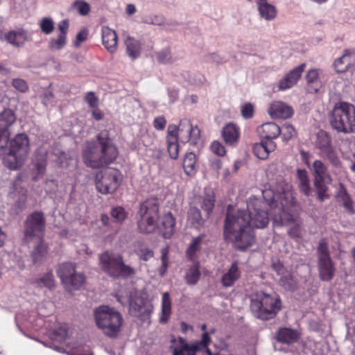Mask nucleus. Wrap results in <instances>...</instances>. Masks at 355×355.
Returning a JSON list of instances; mask_svg holds the SVG:
<instances>
[{"instance_id":"nucleus-47","label":"nucleus","mask_w":355,"mask_h":355,"mask_svg":"<svg viewBox=\"0 0 355 355\" xmlns=\"http://www.w3.org/2000/svg\"><path fill=\"white\" fill-rule=\"evenodd\" d=\"M215 196L213 192L206 193L202 200L201 207L207 214H210L215 205Z\"/></svg>"},{"instance_id":"nucleus-9","label":"nucleus","mask_w":355,"mask_h":355,"mask_svg":"<svg viewBox=\"0 0 355 355\" xmlns=\"http://www.w3.org/2000/svg\"><path fill=\"white\" fill-rule=\"evenodd\" d=\"M121 173L113 168L103 169L95 176L96 189L102 194L114 193L121 184Z\"/></svg>"},{"instance_id":"nucleus-35","label":"nucleus","mask_w":355,"mask_h":355,"mask_svg":"<svg viewBox=\"0 0 355 355\" xmlns=\"http://www.w3.org/2000/svg\"><path fill=\"white\" fill-rule=\"evenodd\" d=\"M126 53L132 59L135 60L140 56L141 52V42L132 37H128L125 40Z\"/></svg>"},{"instance_id":"nucleus-33","label":"nucleus","mask_w":355,"mask_h":355,"mask_svg":"<svg viewBox=\"0 0 355 355\" xmlns=\"http://www.w3.org/2000/svg\"><path fill=\"white\" fill-rule=\"evenodd\" d=\"M322 71L320 69H310L306 76L309 89L311 92H318L322 87L321 75Z\"/></svg>"},{"instance_id":"nucleus-62","label":"nucleus","mask_w":355,"mask_h":355,"mask_svg":"<svg viewBox=\"0 0 355 355\" xmlns=\"http://www.w3.org/2000/svg\"><path fill=\"white\" fill-rule=\"evenodd\" d=\"M262 196L264 198L263 202L266 203V207L272 205L275 197L271 190L262 191Z\"/></svg>"},{"instance_id":"nucleus-20","label":"nucleus","mask_w":355,"mask_h":355,"mask_svg":"<svg viewBox=\"0 0 355 355\" xmlns=\"http://www.w3.org/2000/svg\"><path fill=\"white\" fill-rule=\"evenodd\" d=\"M305 64H302L290 71L279 83V89L286 90L295 85L300 78L305 68Z\"/></svg>"},{"instance_id":"nucleus-27","label":"nucleus","mask_w":355,"mask_h":355,"mask_svg":"<svg viewBox=\"0 0 355 355\" xmlns=\"http://www.w3.org/2000/svg\"><path fill=\"white\" fill-rule=\"evenodd\" d=\"M175 133V128L168 125L166 135L167 148L170 157L173 159H176L179 155V141Z\"/></svg>"},{"instance_id":"nucleus-54","label":"nucleus","mask_w":355,"mask_h":355,"mask_svg":"<svg viewBox=\"0 0 355 355\" xmlns=\"http://www.w3.org/2000/svg\"><path fill=\"white\" fill-rule=\"evenodd\" d=\"M67 336V330L64 327H59L56 328L51 335V338L53 340H58L59 342L64 341Z\"/></svg>"},{"instance_id":"nucleus-22","label":"nucleus","mask_w":355,"mask_h":355,"mask_svg":"<svg viewBox=\"0 0 355 355\" xmlns=\"http://www.w3.org/2000/svg\"><path fill=\"white\" fill-rule=\"evenodd\" d=\"M268 112L272 118L277 119H288L293 114V108L281 101L272 103Z\"/></svg>"},{"instance_id":"nucleus-26","label":"nucleus","mask_w":355,"mask_h":355,"mask_svg":"<svg viewBox=\"0 0 355 355\" xmlns=\"http://www.w3.org/2000/svg\"><path fill=\"white\" fill-rule=\"evenodd\" d=\"M262 140L273 141L281 135V128L275 123L268 122L262 124L258 129Z\"/></svg>"},{"instance_id":"nucleus-60","label":"nucleus","mask_w":355,"mask_h":355,"mask_svg":"<svg viewBox=\"0 0 355 355\" xmlns=\"http://www.w3.org/2000/svg\"><path fill=\"white\" fill-rule=\"evenodd\" d=\"M254 107L251 103L245 104L241 108V114L245 119H250L253 116Z\"/></svg>"},{"instance_id":"nucleus-28","label":"nucleus","mask_w":355,"mask_h":355,"mask_svg":"<svg viewBox=\"0 0 355 355\" xmlns=\"http://www.w3.org/2000/svg\"><path fill=\"white\" fill-rule=\"evenodd\" d=\"M300 336L298 331L286 327L280 328L276 332L277 340L288 345L297 342Z\"/></svg>"},{"instance_id":"nucleus-4","label":"nucleus","mask_w":355,"mask_h":355,"mask_svg":"<svg viewBox=\"0 0 355 355\" xmlns=\"http://www.w3.org/2000/svg\"><path fill=\"white\" fill-rule=\"evenodd\" d=\"M99 266L108 276L113 278L128 279L135 275V270L125 264L123 256L108 250L98 256Z\"/></svg>"},{"instance_id":"nucleus-36","label":"nucleus","mask_w":355,"mask_h":355,"mask_svg":"<svg viewBox=\"0 0 355 355\" xmlns=\"http://www.w3.org/2000/svg\"><path fill=\"white\" fill-rule=\"evenodd\" d=\"M75 272V265L71 262L62 263L58 266L57 269V275L63 284L69 281Z\"/></svg>"},{"instance_id":"nucleus-38","label":"nucleus","mask_w":355,"mask_h":355,"mask_svg":"<svg viewBox=\"0 0 355 355\" xmlns=\"http://www.w3.org/2000/svg\"><path fill=\"white\" fill-rule=\"evenodd\" d=\"M162 234L165 239H170L174 233L175 218L171 212L166 213L162 218Z\"/></svg>"},{"instance_id":"nucleus-48","label":"nucleus","mask_w":355,"mask_h":355,"mask_svg":"<svg viewBox=\"0 0 355 355\" xmlns=\"http://www.w3.org/2000/svg\"><path fill=\"white\" fill-rule=\"evenodd\" d=\"M47 253L46 246L40 242L33 250L32 257L34 263H37L42 260Z\"/></svg>"},{"instance_id":"nucleus-21","label":"nucleus","mask_w":355,"mask_h":355,"mask_svg":"<svg viewBox=\"0 0 355 355\" xmlns=\"http://www.w3.org/2000/svg\"><path fill=\"white\" fill-rule=\"evenodd\" d=\"M102 42L105 48L110 53H114L117 50L118 36L116 33L107 26L101 28Z\"/></svg>"},{"instance_id":"nucleus-57","label":"nucleus","mask_w":355,"mask_h":355,"mask_svg":"<svg viewBox=\"0 0 355 355\" xmlns=\"http://www.w3.org/2000/svg\"><path fill=\"white\" fill-rule=\"evenodd\" d=\"M12 85L17 90L22 93L27 92L28 89V86L26 82L21 78L13 79Z\"/></svg>"},{"instance_id":"nucleus-55","label":"nucleus","mask_w":355,"mask_h":355,"mask_svg":"<svg viewBox=\"0 0 355 355\" xmlns=\"http://www.w3.org/2000/svg\"><path fill=\"white\" fill-rule=\"evenodd\" d=\"M168 248H162L161 250L162 253V266L159 268V275L163 277L166 273L168 268Z\"/></svg>"},{"instance_id":"nucleus-56","label":"nucleus","mask_w":355,"mask_h":355,"mask_svg":"<svg viewBox=\"0 0 355 355\" xmlns=\"http://www.w3.org/2000/svg\"><path fill=\"white\" fill-rule=\"evenodd\" d=\"M211 152L218 156L222 157L226 154L225 147L218 141H214L210 145Z\"/></svg>"},{"instance_id":"nucleus-23","label":"nucleus","mask_w":355,"mask_h":355,"mask_svg":"<svg viewBox=\"0 0 355 355\" xmlns=\"http://www.w3.org/2000/svg\"><path fill=\"white\" fill-rule=\"evenodd\" d=\"M296 177L300 193L306 197L311 196L313 193V189L308 172L305 169L299 168L296 171Z\"/></svg>"},{"instance_id":"nucleus-18","label":"nucleus","mask_w":355,"mask_h":355,"mask_svg":"<svg viewBox=\"0 0 355 355\" xmlns=\"http://www.w3.org/2000/svg\"><path fill=\"white\" fill-rule=\"evenodd\" d=\"M31 40V34L23 29L10 31L6 33L0 30V40L6 41L15 47L23 46Z\"/></svg>"},{"instance_id":"nucleus-51","label":"nucleus","mask_w":355,"mask_h":355,"mask_svg":"<svg viewBox=\"0 0 355 355\" xmlns=\"http://www.w3.org/2000/svg\"><path fill=\"white\" fill-rule=\"evenodd\" d=\"M282 139L285 141H289L296 136L297 132L295 128L290 123H285L281 128Z\"/></svg>"},{"instance_id":"nucleus-32","label":"nucleus","mask_w":355,"mask_h":355,"mask_svg":"<svg viewBox=\"0 0 355 355\" xmlns=\"http://www.w3.org/2000/svg\"><path fill=\"white\" fill-rule=\"evenodd\" d=\"M331 182V178L313 179V185L316 189L317 197L320 202H324L325 200L329 198L328 184H330Z\"/></svg>"},{"instance_id":"nucleus-64","label":"nucleus","mask_w":355,"mask_h":355,"mask_svg":"<svg viewBox=\"0 0 355 355\" xmlns=\"http://www.w3.org/2000/svg\"><path fill=\"white\" fill-rule=\"evenodd\" d=\"M144 21V23L148 24H153V25H158V26H160V25L163 24V23H164L163 19L161 17L157 16V15H154V16L146 18Z\"/></svg>"},{"instance_id":"nucleus-1","label":"nucleus","mask_w":355,"mask_h":355,"mask_svg":"<svg viewBox=\"0 0 355 355\" xmlns=\"http://www.w3.org/2000/svg\"><path fill=\"white\" fill-rule=\"evenodd\" d=\"M118 150L112 144L107 130L101 131L95 140L87 141L83 151V159L88 167L98 168L113 162Z\"/></svg>"},{"instance_id":"nucleus-7","label":"nucleus","mask_w":355,"mask_h":355,"mask_svg":"<svg viewBox=\"0 0 355 355\" xmlns=\"http://www.w3.org/2000/svg\"><path fill=\"white\" fill-rule=\"evenodd\" d=\"M138 228L141 233L150 234L157 227L159 218V204L155 198L144 201L139 208Z\"/></svg>"},{"instance_id":"nucleus-13","label":"nucleus","mask_w":355,"mask_h":355,"mask_svg":"<svg viewBox=\"0 0 355 355\" xmlns=\"http://www.w3.org/2000/svg\"><path fill=\"white\" fill-rule=\"evenodd\" d=\"M315 146L320 151V155H324L334 166L340 165V159L331 144V138L324 131H320L317 135Z\"/></svg>"},{"instance_id":"nucleus-41","label":"nucleus","mask_w":355,"mask_h":355,"mask_svg":"<svg viewBox=\"0 0 355 355\" xmlns=\"http://www.w3.org/2000/svg\"><path fill=\"white\" fill-rule=\"evenodd\" d=\"M313 179L316 178H331L328 173L327 167L320 159H316L312 165Z\"/></svg>"},{"instance_id":"nucleus-16","label":"nucleus","mask_w":355,"mask_h":355,"mask_svg":"<svg viewBox=\"0 0 355 355\" xmlns=\"http://www.w3.org/2000/svg\"><path fill=\"white\" fill-rule=\"evenodd\" d=\"M117 300L122 304L128 302L130 313L142 320L148 319L153 311V306L145 302L141 297H130L126 301H123L117 297Z\"/></svg>"},{"instance_id":"nucleus-34","label":"nucleus","mask_w":355,"mask_h":355,"mask_svg":"<svg viewBox=\"0 0 355 355\" xmlns=\"http://www.w3.org/2000/svg\"><path fill=\"white\" fill-rule=\"evenodd\" d=\"M336 198L348 212L350 214H354L355 212L352 200L343 183L339 184V189L336 194Z\"/></svg>"},{"instance_id":"nucleus-2","label":"nucleus","mask_w":355,"mask_h":355,"mask_svg":"<svg viewBox=\"0 0 355 355\" xmlns=\"http://www.w3.org/2000/svg\"><path fill=\"white\" fill-rule=\"evenodd\" d=\"M0 142V157H3L4 164L10 169L20 167L29 151L28 138L25 134H18L10 141Z\"/></svg>"},{"instance_id":"nucleus-24","label":"nucleus","mask_w":355,"mask_h":355,"mask_svg":"<svg viewBox=\"0 0 355 355\" xmlns=\"http://www.w3.org/2000/svg\"><path fill=\"white\" fill-rule=\"evenodd\" d=\"M31 284L35 289H53L55 286V280L53 272L50 270L40 276L33 278L31 281Z\"/></svg>"},{"instance_id":"nucleus-17","label":"nucleus","mask_w":355,"mask_h":355,"mask_svg":"<svg viewBox=\"0 0 355 355\" xmlns=\"http://www.w3.org/2000/svg\"><path fill=\"white\" fill-rule=\"evenodd\" d=\"M69 28L68 19H64L58 24V35L49 39L48 47L51 51L62 49L67 44V33Z\"/></svg>"},{"instance_id":"nucleus-59","label":"nucleus","mask_w":355,"mask_h":355,"mask_svg":"<svg viewBox=\"0 0 355 355\" xmlns=\"http://www.w3.org/2000/svg\"><path fill=\"white\" fill-rule=\"evenodd\" d=\"M85 101L91 108L98 107V101L93 92H89L85 96Z\"/></svg>"},{"instance_id":"nucleus-37","label":"nucleus","mask_w":355,"mask_h":355,"mask_svg":"<svg viewBox=\"0 0 355 355\" xmlns=\"http://www.w3.org/2000/svg\"><path fill=\"white\" fill-rule=\"evenodd\" d=\"M171 304L169 293H164L162 297V309L159 317L161 323H166L169 320L171 314Z\"/></svg>"},{"instance_id":"nucleus-3","label":"nucleus","mask_w":355,"mask_h":355,"mask_svg":"<svg viewBox=\"0 0 355 355\" xmlns=\"http://www.w3.org/2000/svg\"><path fill=\"white\" fill-rule=\"evenodd\" d=\"M329 123L338 132H355V106L344 101L336 103L329 114Z\"/></svg>"},{"instance_id":"nucleus-52","label":"nucleus","mask_w":355,"mask_h":355,"mask_svg":"<svg viewBox=\"0 0 355 355\" xmlns=\"http://www.w3.org/2000/svg\"><path fill=\"white\" fill-rule=\"evenodd\" d=\"M135 253L139 258V259L143 260L144 261H148L150 258L153 257L154 252L153 251L148 248H139L135 250Z\"/></svg>"},{"instance_id":"nucleus-39","label":"nucleus","mask_w":355,"mask_h":355,"mask_svg":"<svg viewBox=\"0 0 355 355\" xmlns=\"http://www.w3.org/2000/svg\"><path fill=\"white\" fill-rule=\"evenodd\" d=\"M187 220L190 225L196 229H199L204 223L200 211L196 207H191L189 209Z\"/></svg>"},{"instance_id":"nucleus-49","label":"nucleus","mask_w":355,"mask_h":355,"mask_svg":"<svg viewBox=\"0 0 355 355\" xmlns=\"http://www.w3.org/2000/svg\"><path fill=\"white\" fill-rule=\"evenodd\" d=\"M40 28L42 33L46 35H50L52 33L55 28V24L53 19L51 17H44L39 23Z\"/></svg>"},{"instance_id":"nucleus-29","label":"nucleus","mask_w":355,"mask_h":355,"mask_svg":"<svg viewBox=\"0 0 355 355\" xmlns=\"http://www.w3.org/2000/svg\"><path fill=\"white\" fill-rule=\"evenodd\" d=\"M257 9L261 18L271 21L274 19L277 13L275 6L268 3V0H257Z\"/></svg>"},{"instance_id":"nucleus-14","label":"nucleus","mask_w":355,"mask_h":355,"mask_svg":"<svg viewBox=\"0 0 355 355\" xmlns=\"http://www.w3.org/2000/svg\"><path fill=\"white\" fill-rule=\"evenodd\" d=\"M46 220L42 211H35L28 215L24 222V236L31 239L42 234L45 229Z\"/></svg>"},{"instance_id":"nucleus-6","label":"nucleus","mask_w":355,"mask_h":355,"mask_svg":"<svg viewBox=\"0 0 355 355\" xmlns=\"http://www.w3.org/2000/svg\"><path fill=\"white\" fill-rule=\"evenodd\" d=\"M94 317L97 327L109 337H116L121 330L123 318L119 312L107 306L95 309Z\"/></svg>"},{"instance_id":"nucleus-31","label":"nucleus","mask_w":355,"mask_h":355,"mask_svg":"<svg viewBox=\"0 0 355 355\" xmlns=\"http://www.w3.org/2000/svg\"><path fill=\"white\" fill-rule=\"evenodd\" d=\"M240 276L241 271L239 268L238 263L234 261L223 275L221 283L225 287L232 286L239 279Z\"/></svg>"},{"instance_id":"nucleus-15","label":"nucleus","mask_w":355,"mask_h":355,"mask_svg":"<svg viewBox=\"0 0 355 355\" xmlns=\"http://www.w3.org/2000/svg\"><path fill=\"white\" fill-rule=\"evenodd\" d=\"M225 239L233 243L234 246L240 250L250 247L255 241L254 232L250 227L240 231L224 235Z\"/></svg>"},{"instance_id":"nucleus-53","label":"nucleus","mask_w":355,"mask_h":355,"mask_svg":"<svg viewBox=\"0 0 355 355\" xmlns=\"http://www.w3.org/2000/svg\"><path fill=\"white\" fill-rule=\"evenodd\" d=\"M111 216L115 222L121 223L126 218L127 214L123 208L117 207L112 209Z\"/></svg>"},{"instance_id":"nucleus-44","label":"nucleus","mask_w":355,"mask_h":355,"mask_svg":"<svg viewBox=\"0 0 355 355\" xmlns=\"http://www.w3.org/2000/svg\"><path fill=\"white\" fill-rule=\"evenodd\" d=\"M200 272L199 270V263L193 264L187 272L185 279L187 283L190 285L196 284L200 278Z\"/></svg>"},{"instance_id":"nucleus-45","label":"nucleus","mask_w":355,"mask_h":355,"mask_svg":"<svg viewBox=\"0 0 355 355\" xmlns=\"http://www.w3.org/2000/svg\"><path fill=\"white\" fill-rule=\"evenodd\" d=\"M279 284L286 290L294 291L297 288V282L294 277L288 272L282 276L279 279Z\"/></svg>"},{"instance_id":"nucleus-42","label":"nucleus","mask_w":355,"mask_h":355,"mask_svg":"<svg viewBox=\"0 0 355 355\" xmlns=\"http://www.w3.org/2000/svg\"><path fill=\"white\" fill-rule=\"evenodd\" d=\"M205 238L204 234H200L196 237H193L187 250V256L189 259H193L196 253L200 250L202 240Z\"/></svg>"},{"instance_id":"nucleus-63","label":"nucleus","mask_w":355,"mask_h":355,"mask_svg":"<svg viewBox=\"0 0 355 355\" xmlns=\"http://www.w3.org/2000/svg\"><path fill=\"white\" fill-rule=\"evenodd\" d=\"M166 125V120L164 116L156 117L153 121V126L157 130H163Z\"/></svg>"},{"instance_id":"nucleus-40","label":"nucleus","mask_w":355,"mask_h":355,"mask_svg":"<svg viewBox=\"0 0 355 355\" xmlns=\"http://www.w3.org/2000/svg\"><path fill=\"white\" fill-rule=\"evenodd\" d=\"M183 168L187 175H193L196 173V156L192 153H187L183 160Z\"/></svg>"},{"instance_id":"nucleus-46","label":"nucleus","mask_w":355,"mask_h":355,"mask_svg":"<svg viewBox=\"0 0 355 355\" xmlns=\"http://www.w3.org/2000/svg\"><path fill=\"white\" fill-rule=\"evenodd\" d=\"M85 277L83 273H76L72 275L71 278L64 284L66 286L72 287L73 289H79L85 283Z\"/></svg>"},{"instance_id":"nucleus-58","label":"nucleus","mask_w":355,"mask_h":355,"mask_svg":"<svg viewBox=\"0 0 355 355\" xmlns=\"http://www.w3.org/2000/svg\"><path fill=\"white\" fill-rule=\"evenodd\" d=\"M204 60L206 62L220 64L225 62V60L216 53H210L205 56Z\"/></svg>"},{"instance_id":"nucleus-43","label":"nucleus","mask_w":355,"mask_h":355,"mask_svg":"<svg viewBox=\"0 0 355 355\" xmlns=\"http://www.w3.org/2000/svg\"><path fill=\"white\" fill-rule=\"evenodd\" d=\"M350 63V55L345 53L334 61V67L338 73H343L347 70Z\"/></svg>"},{"instance_id":"nucleus-5","label":"nucleus","mask_w":355,"mask_h":355,"mask_svg":"<svg viewBox=\"0 0 355 355\" xmlns=\"http://www.w3.org/2000/svg\"><path fill=\"white\" fill-rule=\"evenodd\" d=\"M280 297L275 293L268 294L263 292L252 295L250 308L254 315L262 320L275 317L281 309Z\"/></svg>"},{"instance_id":"nucleus-11","label":"nucleus","mask_w":355,"mask_h":355,"mask_svg":"<svg viewBox=\"0 0 355 355\" xmlns=\"http://www.w3.org/2000/svg\"><path fill=\"white\" fill-rule=\"evenodd\" d=\"M175 128V136L178 141L182 143L189 142L193 146H197L200 140V130L197 125L193 126L187 119H182L179 125L170 124Z\"/></svg>"},{"instance_id":"nucleus-12","label":"nucleus","mask_w":355,"mask_h":355,"mask_svg":"<svg viewBox=\"0 0 355 355\" xmlns=\"http://www.w3.org/2000/svg\"><path fill=\"white\" fill-rule=\"evenodd\" d=\"M247 211L238 209L236 211L228 210L224 225V235L249 227Z\"/></svg>"},{"instance_id":"nucleus-19","label":"nucleus","mask_w":355,"mask_h":355,"mask_svg":"<svg viewBox=\"0 0 355 355\" xmlns=\"http://www.w3.org/2000/svg\"><path fill=\"white\" fill-rule=\"evenodd\" d=\"M16 121L14 112L10 109H6L0 113V142L8 141L10 126Z\"/></svg>"},{"instance_id":"nucleus-61","label":"nucleus","mask_w":355,"mask_h":355,"mask_svg":"<svg viewBox=\"0 0 355 355\" xmlns=\"http://www.w3.org/2000/svg\"><path fill=\"white\" fill-rule=\"evenodd\" d=\"M88 31L85 29L81 30L78 33L76 37V41L74 42V46L76 47H79L80 43L85 41L87 38Z\"/></svg>"},{"instance_id":"nucleus-8","label":"nucleus","mask_w":355,"mask_h":355,"mask_svg":"<svg viewBox=\"0 0 355 355\" xmlns=\"http://www.w3.org/2000/svg\"><path fill=\"white\" fill-rule=\"evenodd\" d=\"M247 216L251 228L263 229L269 223L267 207L263 200L256 196H251L247 201Z\"/></svg>"},{"instance_id":"nucleus-25","label":"nucleus","mask_w":355,"mask_h":355,"mask_svg":"<svg viewBox=\"0 0 355 355\" xmlns=\"http://www.w3.org/2000/svg\"><path fill=\"white\" fill-rule=\"evenodd\" d=\"M276 149V144L274 141L262 140L253 146L254 155L260 159H266L268 157L270 153Z\"/></svg>"},{"instance_id":"nucleus-30","label":"nucleus","mask_w":355,"mask_h":355,"mask_svg":"<svg viewBox=\"0 0 355 355\" xmlns=\"http://www.w3.org/2000/svg\"><path fill=\"white\" fill-rule=\"evenodd\" d=\"M239 128L235 124L230 123L222 130V137L225 142L230 146H234L239 139Z\"/></svg>"},{"instance_id":"nucleus-50","label":"nucleus","mask_w":355,"mask_h":355,"mask_svg":"<svg viewBox=\"0 0 355 355\" xmlns=\"http://www.w3.org/2000/svg\"><path fill=\"white\" fill-rule=\"evenodd\" d=\"M157 60L161 64H169L174 61L169 49L166 48L156 53Z\"/></svg>"},{"instance_id":"nucleus-10","label":"nucleus","mask_w":355,"mask_h":355,"mask_svg":"<svg viewBox=\"0 0 355 355\" xmlns=\"http://www.w3.org/2000/svg\"><path fill=\"white\" fill-rule=\"evenodd\" d=\"M319 277L322 281H331L336 273V267L331 258L325 239L320 241L317 248Z\"/></svg>"}]
</instances>
